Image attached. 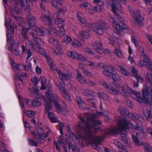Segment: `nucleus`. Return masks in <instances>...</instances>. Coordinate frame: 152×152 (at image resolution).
<instances>
[{"instance_id":"f257e3e1","label":"nucleus","mask_w":152,"mask_h":152,"mask_svg":"<svg viewBox=\"0 0 152 152\" xmlns=\"http://www.w3.org/2000/svg\"><path fill=\"white\" fill-rule=\"evenodd\" d=\"M145 79L150 84V87L144 86V90L142 91V98L140 97V93H136L127 85H123L121 86L118 85L117 86V89H115L111 86L107 85L104 82H102L100 83L102 85L107 89L108 92L112 94L116 95L121 93L122 95L125 97L129 96L131 95L134 100L138 102L142 105H152V91L151 89L152 84V73L147 72L145 76ZM144 113L148 120L152 124V110L150 108H149L145 110Z\"/></svg>"},{"instance_id":"f03ea898","label":"nucleus","mask_w":152,"mask_h":152,"mask_svg":"<svg viewBox=\"0 0 152 152\" xmlns=\"http://www.w3.org/2000/svg\"><path fill=\"white\" fill-rule=\"evenodd\" d=\"M45 95L47 99L45 98L43 96L41 98L44 100V104L46 108L45 112L48 113V117L50 121L52 123L58 122L60 127V132L61 134H63V128L64 126L63 124L58 121L57 118L52 113H49L51 110L52 105V103L54 104L56 110L58 112H61L62 111L60 108V106L57 102L58 99V96L55 94L53 93L50 90V88H49L48 90L45 92Z\"/></svg>"},{"instance_id":"7ed1b4c3","label":"nucleus","mask_w":152,"mask_h":152,"mask_svg":"<svg viewBox=\"0 0 152 152\" xmlns=\"http://www.w3.org/2000/svg\"><path fill=\"white\" fill-rule=\"evenodd\" d=\"M29 29L28 27H26L25 26H23V29L21 31V33L22 36V40L23 44L28 46L30 48H37V50L40 54L43 55L46 59L49 58L48 54L46 53L45 50L41 48L39 45L42 42V41L39 37H38L35 33L33 32H30V34L32 36L33 40H29L26 34V32Z\"/></svg>"},{"instance_id":"20e7f679","label":"nucleus","mask_w":152,"mask_h":152,"mask_svg":"<svg viewBox=\"0 0 152 152\" xmlns=\"http://www.w3.org/2000/svg\"><path fill=\"white\" fill-rule=\"evenodd\" d=\"M107 7L109 8H112L113 12L114 13L115 15L117 17V18L119 23L116 22L115 19L113 17L110 16L108 17L109 21L112 22L113 24V27L115 32L118 35H120L121 34L124 29H129L128 26L124 24L123 19L120 16H119L118 13V10L121 13L123 12V10L121 5H119L120 6L115 7V6L113 5H111V3L109 1L106 2Z\"/></svg>"},{"instance_id":"39448f33","label":"nucleus","mask_w":152,"mask_h":152,"mask_svg":"<svg viewBox=\"0 0 152 152\" xmlns=\"http://www.w3.org/2000/svg\"><path fill=\"white\" fill-rule=\"evenodd\" d=\"M40 6L42 10L43 14V15L41 16V18L44 21L45 25H49V27H48V33L53 36H55L58 33L59 35L61 37L65 35L66 31L64 29V25H61L57 28L58 29H56L52 23V19H51L48 17L50 14L49 12L47 10H45L44 6L42 4H40Z\"/></svg>"},{"instance_id":"423d86ee","label":"nucleus","mask_w":152,"mask_h":152,"mask_svg":"<svg viewBox=\"0 0 152 152\" xmlns=\"http://www.w3.org/2000/svg\"><path fill=\"white\" fill-rule=\"evenodd\" d=\"M96 115L95 114L91 115L87 118L88 123L85 130V136L86 137H80V138L84 140L88 139L92 135V130L95 131L99 129L98 125L101 124V121L95 120Z\"/></svg>"},{"instance_id":"0eeeda50","label":"nucleus","mask_w":152,"mask_h":152,"mask_svg":"<svg viewBox=\"0 0 152 152\" xmlns=\"http://www.w3.org/2000/svg\"><path fill=\"white\" fill-rule=\"evenodd\" d=\"M118 127L117 129H113L109 130L107 133L110 134L114 135L116 134L119 133L126 129H128L129 128H132L134 129L141 131L142 130V126H138L137 124V126H135L130 123L126 119L124 118L118 121Z\"/></svg>"},{"instance_id":"6e6552de","label":"nucleus","mask_w":152,"mask_h":152,"mask_svg":"<svg viewBox=\"0 0 152 152\" xmlns=\"http://www.w3.org/2000/svg\"><path fill=\"white\" fill-rule=\"evenodd\" d=\"M6 13L5 14V24L7 28V49L10 50L13 49V47H17L18 45L14 41L12 34H14V28H16L15 25H10V22L7 21V19L6 16Z\"/></svg>"},{"instance_id":"1a4fd4ad","label":"nucleus","mask_w":152,"mask_h":152,"mask_svg":"<svg viewBox=\"0 0 152 152\" xmlns=\"http://www.w3.org/2000/svg\"><path fill=\"white\" fill-rule=\"evenodd\" d=\"M48 65L50 68L51 70L54 73L57 72L59 75V79L61 82V80H71L72 78V73L70 71H66L65 72H62L60 69H58L55 64L53 63L52 59L50 57L46 59Z\"/></svg>"},{"instance_id":"9d476101","label":"nucleus","mask_w":152,"mask_h":152,"mask_svg":"<svg viewBox=\"0 0 152 152\" xmlns=\"http://www.w3.org/2000/svg\"><path fill=\"white\" fill-rule=\"evenodd\" d=\"M28 23L34 33L36 32L39 36L45 35L46 33V29L42 27H39L36 26V18L32 15H29L27 17Z\"/></svg>"},{"instance_id":"9b49d317","label":"nucleus","mask_w":152,"mask_h":152,"mask_svg":"<svg viewBox=\"0 0 152 152\" xmlns=\"http://www.w3.org/2000/svg\"><path fill=\"white\" fill-rule=\"evenodd\" d=\"M135 64L140 66H146L149 70L152 71L151 62L150 60L149 57L146 54L142 55L139 61L136 62Z\"/></svg>"},{"instance_id":"f8f14e48","label":"nucleus","mask_w":152,"mask_h":152,"mask_svg":"<svg viewBox=\"0 0 152 152\" xmlns=\"http://www.w3.org/2000/svg\"><path fill=\"white\" fill-rule=\"evenodd\" d=\"M18 98L19 100L20 105L22 108H23L24 107V103H26L30 106L33 107L39 106L41 104V103L37 99L29 101L28 99H23L20 96H18Z\"/></svg>"},{"instance_id":"ddd939ff","label":"nucleus","mask_w":152,"mask_h":152,"mask_svg":"<svg viewBox=\"0 0 152 152\" xmlns=\"http://www.w3.org/2000/svg\"><path fill=\"white\" fill-rule=\"evenodd\" d=\"M93 48L98 53L103 55L110 54V51L108 49H104L102 48V43L99 41L93 42L91 44Z\"/></svg>"},{"instance_id":"4468645a","label":"nucleus","mask_w":152,"mask_h":152,"mask_svg":"<svg viewBox=\"0 0 152 152\" xmlns=\"http://www.w3.org/2000/svg\"><path fill=\"white\" fill-rule=\"evenodd\" d=\"M129 10L130 11V13L137 24L139 26H140L143 24L144 19L140 16V12L138 10L134 11L130 7H129Z\"/></svg>"},{"instance_id":"2eb2a0df","label":"nucleus","mask_w":152,"mask_h":152,"mask_svg":"<svg viewBox=\"0 0 152 152\" xmlns=\"http://www.w3.org/2000/svg\"><path fill=\"white\" fill-rule=\"evenodd\" d=\"M56 85V86H58V89L62 93L63 97L68 100L70 101L71 98L69 94L65 89V85L64 80H61V82L59 81Z\"/></svg>"},{"instance_id":"dca6fc26","label":"nucleus","mask_w":152,"mask_h":152,"mask_svg":"<svg viewBox=\"0 0 152 152\" xmlns=\"http://www.w3.org/2000/svg\"><path fill=\"white\" fill-rule=\"evenodd\" d=\"M33 128L31 127L30 128V130L31 131V134L35 137L38 138H39L44 139L47 137L48 132L45 133L43 129L41 127H39L37 131V134H35L34 131H32L33 129Z\"/></svg>"},{"instance_id":"f3484780","label":"nucleus","mask_w":152,"mask_h":152,"mask_svg":"<svg viewBox=\"0 0 152 152\" xmlns=\"http://www.w3.org/2000/svg\"><path fill=\"white\" fill-rule=\"evenodd\" d=\"M94 3L98 4V5L95 7H94L90 11L91 14L94 13L96 11L98 12H101L103 10V7L104 5V3L102 0H93Z\"/></svg>"},{"instance_id":"a211bd4d","label":"nucleus","mask_w":152,"mask_h":152,"mask_svg":"<svg viewBox=\"0 0 152 152\" xmlns=\"http://www.w3.org/2000/svg\"><path fill=\"white\" fill-rule=\"evenodd\" d=\"M92 26L90 27L92 30L95 31L98 34L102 35L103 33V30L102 27V25L97 22L92 23Z\"/></svg>"},{"instance_id":"6ab92c4d","label":"nucleus","mask_w":152,"mask_h":152,"mask_svg":"<svg viewBox=\"0 0 152 152\" xmlns=\"http://www.w3.org/2000/svg\"><path fill=\"white\" fill-rule=\"evenodd\" d=\"M10 63L12 67L15 69L21 70L23 69V67L26 71L29 70L31 69V65L29 64L28 66H26L24 65H22L20 64H17L12 60H10Z\"/></svg>"},{"instance_id":"aec40b11","label":"nucleus","mask_w":152,"mask_h":152,"mask_svg":"<svg viewBox=\"0 0 152 152\" xmlns=\"http://www.w3.org/2000/svg\"><path fill=\"white\" fill-rule=\"evenodd\" d=\"M13 1L14 4H15L17 5L21 4V7H23L24 8V6L23 5V3L24 2H26L27 4L29 6L32 5V3L31 1L30 0H12ZM25 9L26 10H28L30 12L29 8L26 7V6L25 7Z\"/></svg>"},{"instance_id":"412c9836","label":"nucleus","mask_w":152,"mask_h":152,"mask_svg":"<svg viewBox=\"0 0 152 152\" xmlns=\"http://www.w3.org/2000/svg\"><path fill=\"white\" fill-rule=\"evenodd\" d=\"M56 50L53 49L51 50V52L53 54L58 56H61L64 54V51L60 44L56 46Z\"/></svg>"},{"instance_id":"4be33fe9","label":"nucleus","mask_w":152,"mask_h":152,"mask_svg":"<svg viewBox=\"0 0 152 152\" xmlns=\"http://www.w3.org/2000/svg\"><path fill=\"white\" fill-rule=\"evenodd\" d=\"M89 31H80L77 34V37L79 39L84 41L85 39H88L89 38Z\"/></svg>"},{"instance_id":"5701e85b","label":"nucleus","mask_w":152,"mask_h":152,"mask_svg":"<svg viewBox=\"0 0 152 152\" xmlns=\"http://www.w3.org/2000/svg\"><path fill=\"white\" fill-rule=\"evenodd\" d=\"M50 3L54 7L57 9L59 14L64 13L66 12L67 8L66 6H59L57 3H55L54 1L50 2Z\"/></svg>"},{"instance_id":"b1692460","label":"nucleus","mask_w":152,"mask_h":152,"mask_svg":"<svg viewBox=\"0 0 152 152\" xmlns=\"http://www.w3.org/2000/svg\"><path fill=\"white\" fill-rule=\"evenodd\" d=\"M117 68L119 71L124 76H127L130 75V69L126 66H118Z\"/></svg>"},{"instance_id":"393cba45","label":"nucleus","mask_w":152,"mask_h":152,"mask_svg":"<svg viewBox=\"0 0 152 152\" xmlns=\"http://www.w3.org/2000/svg\"><path fill=\"white\" fill-rule=\"evenodd\" d=\"M104 70L103 71V74L107 77H110L113 72L114 70L112 66H105Z\"/></svg>"},{"instance_id":"a878e982","label":"nucleus","mask_w":152,"mask_h":152,"mask_svg":"<svg viewBox=\"0 0 152 152\" xmlns=\"http://www.w3.org/2000/svg\"><path fill=\"white\" fill-rule=\"evenodd\" d=\"M77 16L78 19L80 22L82 23L83 26L88 28H90V27H92V23H90L87 22L85 20V19L79 14H77Z\"/></svg>"},{"instance_id":"bb28decb","label":"nucleus","mask_w":152,"mask_h":152,"mask_svg":"<svg viewBox=\"0 0 152 152\" xmlns=\"http://www.w3.org/2000/svg\"><path fill=\"white\" fill-rule=\"evenodd\" d=\"M77 80L81 84H85L87 83V82L85 77L82 74L78 72L76 75Z\"/></svg>"},{"instance_id":"cd10ccee","label":"nucleus","mask_w":152,"mask_h":152,"mask_svg":"<svg viewBox=\"0 0 152 152\" xmlns=\"http://www.w3.org/2000/svg\"><path fill=\"white\" fill-rule=\"evenodd\" d=\"M73 56L74 57H73L72 58L74 59L82 61H85L87 60L86 57L75 51Z\"/></svg>"},{"instance_id":"c85d7f7f","label":"nucleus","mask_w":152,"mask_h":152,"mask_svg":"<svg viewBox=\"0 0 152 152\" xmlns=\"http://www.w3.org/2000/svg\"><path fill=\"white\" fill-rule=\"evenodd\" d=\"M39 80L41 83V90H45L47 88V79L46 77L42 76L39 78Z\"/></svg>"},{"instance_id":"c756f323","label":"nucleus","mask_w":152,"mask_h":152,"mask_svg":"<svg viewBox=\"0 0 152 152\" xmlns=\"http://www.w3.org/2000/svg\"><path fill=\"white\" fill-rule=\"evenodd\" d=\"M114 53L115 55L119 58H122L124 56V54L120 48H116L114 50Z\"/></svg>"},{"instance_id":"7c9ffc66","label":"nucleus","mask_w":152,"mask_h":152,"mask_svg":"<svg viewBox=\"0 0 152 152\" xmlns=\"http://www.w3.org/2000/svg\"><path fill=\"white\" fill-rule=\"evenodd\" d=\"M80 7L81 8H84L86 9L89 10V13L91 14L90 13V11L92 10V6L91 4L88 2H86L81 4L80 5Z\"/></svg>"},{"instance_id":"2f4dec72","label":"nucleus","mask_w":152,"mask_h":152,"mask_svg":"<svg viewBox=\"0 0 152 152\" xmlns=\"http://www.w3.org/2000/svg\"><path fill=\"white\" fill-rule=\"evenodd\" d=\"M72 46L75 48H78L83 46L82 43L77 39H74L72 40Z\"/></svg>"},{"instance_id":"473e14b6","label":"nucleus","mask_w":152,"mask_h":152,"mask_svg":"<svg viewBox=\"0 0 152 152\" xmlns=\"http://www.w3.org/2000/svg\"><path fill=\"white\" fill-rule=\"evenodd\" d=\"M128 52L129 54L128 59L129 61L131 62V63H133L134 62L133 57L134 55L132 54L133 50L131 47L129 46L128 47Z\"/></svg>"},{"instance_id":"72a5a7b5","label":"nucleus","mask_w":152,"mask_h":152,"mask_svg":"<svg viewBox=\"0 0 152 152\" xmlns=\"http://www.w3.org/2000/svg\"><path fill=\"white\" fill-rule=\"evenodd\" d=\"M143 146L144 152H152V143H145Z\"/></svg>"},{"instance_id":"f704fd0d","label":"nucleus","mask_w":152,"mask_h":152,"mask_svg":"<svg viewBox=\"0 0 152 152\" xmlns=\"http://www.w3.org/2000/svg\"><path fill=\"white\" fill-rule=\"evenodd\" d=\"M101 143H88V146H91L94 149L100 151L101 150V148L99 147Z\"/></svg>"},{"instance_id":"c9c22d12","label":"nucleus","mask_w":152,"mask_h":152,"mask_svg":"<svg viewBox=\"0 0 152 152\" xmlns=\"http://www.w3.org/2000/svg\"><path fill=\"white\" fill-rule=\"evenodd\" d=\"M123 143H115V145L119 149V151L117 152H128L125 149L126 148L124 146Z\"/></svg>"},{"instance_id":"e433bc0d","label":"nucleus","mask_w":152,"mask_h":152,"mask_svg":"<svg viewBox=\"0 0 152 152\" xmlns=\"http://www.w3.org/2000/svg\"><path fill=\"white\" fill-rule=\"evenodd\" d=\"M50 15V13L49 15H48V17L49 18L51 19H52L53 21H52V23L53 24L54 23L55 24L58 25L59 24H61L64 22L65 21V20L64 19L61 18H57L55 20V22L53 21V19L50 18L49 16Z\"/></svg>"},{"instance_id":"4c0bfd02","label":"nucleus","mask_w":152,"mask_h":152,"mask_svg":"<svg viewBox=\"0 0 152 152\" xmlns=\"http://www.w3.org/2000/svg\"><path fill=\"white\" fill-rule=\"evenodd\" d=\"M48 42L50 45L53 46H56L60 44L56 39L53 38H50L49 39Z\"/></svg>"},{"instance_id":"58836bf2","label":"nucleus","mask_w":152,"mask_h":152,"mask_svg":"<svg viewBox=\"0 0 152 152\" xmlns=\"http://www.w3.org/2000/svg\"><path fill=\"white\" fill-rule=\"evenodd\" d=\"M72 39L70 37L67 35L65 36L63 39H62V42L66 44H68L72 41Z\"/></svg>"},{"instance_id":"ea45409f","label":"nucleus","mask_w":152,"mask_h":152,"mask_svg":"<svg viewBox=\"0 0 152 152\" xmlns=\"http://www.w3.org/2000/svg\"><path fill=\"white\" fill-rule=\"evenodd\" d=\"M83 51L84 52L92 56H94L95 55L94 53L90 48L88 47L84 48Z\"/></svg>"},{"instance_id":"a19ab883","label":"nucleus","mask_w":152,"mask_h":152,"mask_svg":"<svg viewBox=\"0 0 152 152\" xmlns=\"http://www.w3.org/2000/svg\"><path fill=\"white\" fill-rule=\"evenodd\" d=\"M82 92L84 95L87 96H90L93 94V92L92 91L87 89H83Z\"/></svg>"},{"instance_id":"79ce46f5","label":"nucleus","mask_w":152,"mask_h":152,"mask_svg":"<svg viewBox=\"0 0 152 152\" xmlns=\"http://www.w3.org/2000/svg\"><path fill=\"white\" fill-rule=\"evenodd\" d=\"M77 102L80 107H82L83 108H85V104L82 101L80 98H77Z\"/></svg>"},{"instance_id":"37998d69","label":"nucleus","mask_w":152,"mask_h":152,"mask_svg":"<svg viewBox=\"0 0 152 152\" xmlns=\"http://www.w3.org/2000/svg\"><path fill=\"white\" fill-rule=\"evenodd\" d=\"M57 2H56L55 0H53L52 1H51V0H41V1H44L45 2H48L49 1L50 2L54 1V2L56 3H57L58 5H59V6H63L62 4L61 3V2H62L64 0H56Z\"/></svg>"},{"instance_id":"c03bdc74","label":"nucleus","mask_w":152,"mask_h":152,"mask_svg":"<svg viewBox=\"0 0 152 152\" xmlns=\"http://www.w3.org/2000/svg\"><path fill=\"white\" fill-rule=\"evenodd\" d=\"M98 95L100 98L106 100L108 99V97L103 92H99L98 93Z\"/></svg>"},{"instance_id":"a18cd8bd","label":"nucleus","mask_w":152,"mask_h":152,"mask_svg":"<svg viewBox=\"0 0 152 152\" xmlns=\"http://www.w3.org/2000/svg\"><path fill=\"white\" fill-rule=\"evenodd\" d=\"M25 113L27 116L30 117H33L35 115V112L31 110H27L25 112Z\"/></svg>"},{"instance_id":"49530a36","label":"nucleus","mask_w":152,"mask_h":152,"mask_svg":"<svg viewBox=\"0 0 152 152\" xmlns=\"http://www.w3.org/2000/svg\"><path fill=\"white\" fill-rule=\"evenodd\" d=\"M31 80L34 85L36 86L37 85L39 82V79L37 77H32L31 79Z\"/></svg>"},{"instance_id":"de8ad7c7","label":"nucleus","mask_w":152,"mask_h":152,"mask_svg":"<svg viewBox=\"0 0 152 152\" xmlns=\"http://www.w3.org/2000/svg\"><path fill=\"white\" fill-rule=\"evenodd\" d=\"M104 138L102 137L98 136L95 137L94 138V141L96 142H102Z\"/></svg>"},{"instance_id":"09e8293b","label":"nucleus","mask_w":152,"mask_h":152,"mask_svg":"<svg viewBox=\"0 0 152 152\" xmlns=\"http://www.w3.org/2000/svg\"><path fill=\"white\" fill-rule=\"evenodd\" d=\"M83 73L85 75L88 76H92L93 74L86 69H84Z\"/></svg>"},{"instance_id":"8fccbe9b","label":"nucleus","mask_w":152,"mask_h":152,"mask_svg":"<svg viewBox=\"0 0 152 152\" xmlns=\"http://www.w3.org/2000/svg\"><path fill=\"white\" fill-rule=\"evenodd\" d=\"M29 90L34 93L35 94H37L39 92L38 88L35 87H32L29 89Z\"/></svg>"},{"instance_id":"3c124183","label":"nucleus","mask_w":152,"mask_h":152,"mask_svg":"<svg viewBox=\"0 0 152 152\" xmlns=\"http://www.w3.org/2000/svg\"><path fill=\"white\" fill-rule=\"evenodd\" d=\"M112 78L114 81L118 80L120 79V77L119 75L116 74H113Z\"/></svg>"},{"instance_id":"603ef678","label":"nucleus","mask_w":152,"mask_h":152,"mask_svg":"<svg viewBox=\"0 0 152 152\" xmlns=\"http://www.w3.org/2000/svg\"><path fill=\"white\" fill-rule=\"evenodd\" d=\"M132 72L134 77L138 75V71L135 68L134 66L132 67Z\"/></svg>"},{"instance_id":"864d4df0","label":"nucleus","mask_w":152,"mask_h":152,"mask_svg":"<svg viewBox=\"0 0 152 152\" xmlns=\"http://www.w3.org/2000/svg\"><path fill=\"white\" fill-rule=\"evenodd\" d=\"M16 76L18 79L20 80L23 82V80H21V78L23 77H27V74L26 73L22 74H18Z\"/></svg>"},{"instance_id":"5fc2aeb1","label":"nucleus","mask_w":152,"mask_h":152,"mask_svg":"<svg viewBox=\"0 0 152 152\" xmlns=\"http://www.w3.org/2000/svg\"><path fill=\"white\" fill-rule=\"evenodd\" d=\"M132 42L133 43L136 47L138 46L139 43L135 39L134 37H131Z\"/></svg>"},{"instance_id":"6e6d98bb","label":"nucleus","mask_w":152,"mask_h":152,"mask_svg":"<svg viewBox=\"0 0 152 152\" xmlns=\"http://www.w3.org/2000/svg\"><path fill=\"white\" fill-rule=\"evenodd\" d=\"M136 80L140 83H142L143 82V79L139 75H137L135 77Z\"/></svg>"},{"instance_id":"4d7b16f0","label":"nucleus","mask_w":152,"mask_h":152,"mask_svg":"<svg viewBox=\"0 0 152 152\" xmlns=\"http://www.w3.org/2000/svg\"><path fill=\"white\" fill-rule=\"evenodd\" d=\"M75 51H68L66 53L67 56L72 58L73 57H74L73 56L74 54Z\"/></svg>"},{"instance_id":"13d9d810","label":"nucleus","mask_w":152,"mask_h":152,"mask_svg":"<svg viewBox=\"0 0 152 152\" xmlns=\"http://www.w3.org/2000/svg\"><path fill=\"white\" fill-rule=\"evenodd\" d=\"M69 149L70 150H72L73 151H75L76 150H78V149L76 147L73 145L71 143L69 145Z\"/></svg>"},{"instance_id":"bf43d9fd","label":"nucleus","mask_w":152,"mask_h":152,"mask_svg":"<svg viewBox=\"0 0 152 152\" xmlns=\"http://www.w3.org/2000/svg\"><path fill=\"white\" fill-rule=\"evenodd\" d=\"M14 9V11L17 14H20L21 12L20 9L18 7H13L12 9Z\"/></svg>"},{"instance_id":"052dcab7","label":"nucleus","mask_w":152,"mask_h":152,"mask_svg":"<svg viewBox=\"0 0 152 152\" xmlns=\"http://www.w3.org/2000/svg\"><path fill=\"white\" fill-rule=\"evenodd\" d=\"M113 40L118 45H120L122 43L121 40L117 37H115L114 38Z\"/></svg>"},{"instance_id":"680f3d73","label":"nucleus","mask_w":152,"mask_h":152,"mask_svg":"<svg viewBox=\"0 0 152 152\" xmlns=\"http://www.w3.org/2000/svg\"><path fill=\"white\" fill-rule=\"evenodd\" d=\"M136 136L135 135H133L132 136V139L134 142H138V139L137 137L138 136V135L139 134L138 133H136Z\"/></svg>"},{"instance_id":"e2e57ef3","label":"nucleus","mask_w":152,"mask_h":152,"mask_svg":"<svg viewBox=\"0 0 152 152\" xmlns=\"http://www.w3.org/2000/svg\"><path fill=\"white\" fill-rule=\"evenodd\" d=\"M87 63V64L89 65L91 69H94L95 68V65L94 62L90 61H88Z\"/></svg>"},{"instance_id":"0e129e2a","label":"nucleus","mask_w":152,"mask_h":152,"mask_svg":"<svg viewBox=\"0 0 152 152\" xmlns=\"http://www.w3.org/2000/svg\"><path fill=\"white\" fill-rule=\"evenodd\" d=\"M118 111L120 113L122 114H125L126 113V110L123 107L120 108Z\"/></svg>"},{"instance_id":"69168bd1","label":"nucleus","mask_w":152,"mask_h":152,"mask_svg":"<svg viewBox=\"0 0 152 152\" xmlns=\"http://www.w3.org/2000/svg\"><path fill=\"white\" fill-rule=\"evenodd\" d=\"M10 14L11 15L13 16L16 20H18L20 18V17H16V16L15 15V14H14L13 13V11L12 10V9H10Z\"/></svg>"},{"instance_id":"338daca9","label":"nucleus","mask_w":152,"mask_h":152,"mask_svg":"<svg viewBox=\"0 0 152 152\" xmlns=\"http://www.w3.org/2000/svg\"><path fill=\"white\" fill-rule=\"evenodd\" d=\"M36 72L37 74H40L42 72V70L40 68L37 66L36 67Z\"/></svg>"},{"instance_id":"774afa93","label":"nucleus","mask_w":152,"mask_h":152,"mask_svg":"<svg viewBox=\"0 0 152 152\" xmlns=\"http://www.w3.org/2000/svg\"><path fill=\"white\" fill-rule=\"evenodd\" d=\"M146 37L148 38V39L149 40L151 43L152 45V36H150V35L147 34L146 35Z\"/></svg>"}]
</instances>
